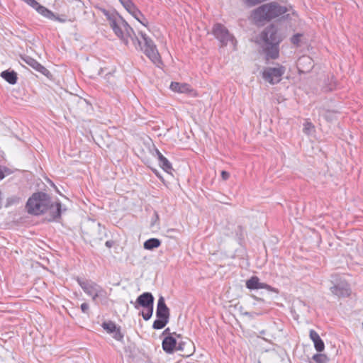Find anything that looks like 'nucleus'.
<instances>
[{
  "label": "nucleus",
  "instance_id": "nucleus-1",
  "mask_svg": "<svg viewBox=\"0 0 363 363\" xmlns=\"http://www.w3.org/2000/svg\"><path fill=\"white\" fill-rule=\"evenodd\" d=\"M61 203H54L51 197L46 193L38 191L33 193L28 199L26 208L28 213L39 216L48 211L54 219L60 218L62 213Z\"/></svg>",
  "mask_w": 363,
  "mask_h": 363
},
{
  "label": "nucleus",
  "instance_id": "nucleus-2",
  "mask_svg": "<svg viewBox=\"0 0 363 363\" xmlns=\"http://www.w3.org/2000/svg\"><path fill=\"white\" fill-rule=\"evenodd\" d=\"M285 36L274 24L267 26L260 33V38L264 43V52L267 59H277L279 55V44Z\"/></svg>",
  "mask_w": 363,
  "mask_h": 363
},
{
  "label": "nucleus",
  "instance_id": "nucleus-3",
  "mask_svg": "<svg viewBox=\"0 0 363 363\" xmlns=\"http://www.w3.org/2000/svg\"><path fill=\"white\" fill-rule=\"evenodd\" d=\"M101 11L108 21L110 27L112 28L115 35L124 45L128 46V37L133 38L135 41H136L137 39L135 37L133 28L122 16L117 12L109 11L105 9H101Z\"/></svg>",
  "mask_w": 363,
  "mask_h": 363
},
{
  "label": "nucleus",
  "instance_id": "nucleus-4",
  "mask_svg": "<svg viewBox=\"0 0 363 363\" xmlns=\"http://www.w3.org/2000/svg\"><path fill=\"white\" fill-rule=\"evenodd\" d=\"M289 11L287 6H281L276 1L264 4L252 12V18L256 23L269 22Z\"/></svg>",
  "mask_w": 363,
  "mask_h": 363
},
{
  "label": "nucleus",
  "instance_id": "nucleus-5",
  "mask_svg": "<svg viewBox=\"0 0 363 363\" xmlns=\"http://www.w3.org/2000/svg\"><path fill=\"white\" fill-rule=\"evenodd\" d=\"M139 34L143 40V45H142V42L138 39L135 33L136 41H135L133 38L128 37V43L130 40L133 45L136 49H140L152 62L157 63L160 62V55L153 40L143 32H139Z\"/></svg>",
  "mask_w": 363,
  "mask_h": 363
},
{
  "label": "nucleus",
  "instance_id": "nucleus-6",
  "mask_svg": "<svg viewBox=\"0 0 363 363\" xmlns=\"http://www.w3.org/2000/svg\"><path fill=\"white\" fill-rule=\"evenodd\" d=\"M84 238L91 244H97L107 237V230L100 223H89L83 230Z\"/></svg>",
  "mask_w": 363,
  "mask_h": 363
},
{
  "label": "nucleus",
  "instance_id": "nucleus-7",
  "mask_svg": "<svg viewBox=\"0 0 363 363\" xmlns=\"http://www.w3.org/2000/svg\"><path fill=\"white\" fill-rule=\"evenodd\" d=\"M154 300V296L150 292H144L135 301H130V303L137 310L143 307L145 311H143L140 314L145 320H148L151 318L153 313Z\"/></svg>",
  "mask_w": 363,
  "mask_h": 363
},
{
  "label": "nucleus",
  "instance_id": "nucleus-8",
  "mask_svg": "<svg viewBox=\"0 0 363 363\" xmlns=\"http://www.w3.org/2000/svg\"><path fill=\"white\" fill-rule=\"evenodd\" d=\"M212 33L220 42L221 47L226 46L229 42H231L234 45L236 43L234 36L221 23H216L213 26Z\"/></svg>",
  "mask_w": 363,
  "mask_h": 363
},
{
  "label": "nucleus",
  "instance_id": "nucleus-9",
  "mask_svg": "<svg viewBox=\"0 0 363 363\" xmlns=\"http://www.w3.org/2000/svg\"><path fill=\"white\" fill-rule=\"evenodd\" d=\"M285 70V67L282 65H279L277 67H267L262 72V77L269 83L274 84L281 81Z\"/></svg>",
  "mask_w": 363,
  "mask_h": 363
},
{
  "label": "nucleus",
  "instance_id": "nucleus-10",
  "mask_svg": "<svg viewBox=\"0 0 363 363\" xmlns=\"http://www.w3.org/2000/svg\"><path fill=\"white\" fill-rule=\"evenodd\" d=\"M331 293L339 298L347 297L350 295V285L345 280H340L330 288Z\"/></svg>",
  "mask_w": 363,
  "mask_h": 363
},
{
  "label": "nucleus",
  "instance_id": "nucleus-11",
  "mask_svg": "<svg viewBox=\"0 0 363 363\" xmlns=\"http://www.w3.org/2000/svg\"><path fill=\"white\" fill-rule=\"evenodd\" d=\"M245 285L250 290L265 289L269 291L278 292L277 289L265 283L260 282L259 279L256 276H253L250 279L247 280Z\"/></svg>",
  "mask_w": 363,
  "mask_h": 363
},
{
  "label": "nucleus",
  "instance_id": "nucleus-12",
  "mask_svg": "<svg viewBox=\"0 0 363 363\" xmlns=\"http://www.w3.org/2000/svg\"><path fill=\"white\" fill-rule=\"evenodd\" d=\"M21 60L35 70L46 76L47 77H49V75H50V71L33 57L26 55L21 57Z\"/></svg>",
  "mask_w": 363,
  "mask_h": 363
},
{
  "label": "nucleus",
  "instance_id": "nucleus-13",
  "mask_svg": "<svg viewBox=\"0 0 363 363\" xmlns=\"http://www.w3.org/2000/svg\"><path fill=\"white\" fill-rule=\"evenodd\" d=\"M77 281L83 291L89 296L92 295L95 291L101 288L98 284L90 280H82L77 277Z\"/></svg>",
  "mask_w": 363,
  "mask_h": 363
},
{
  "label": "nucleus",
  "instance_id": "nucleus-14",
  "mask_svg": "<svg viewBox=\"0 0 363 363\" xmlns=\"http://www.w3.org/2000/svg\"><path fill=\"white\" fill-rule=\"evenodd\" d=\"M169 309L165 303L164 298L162 296H160L157 301L156 317L169 320Z\"/></svg>",
  "mask_w": 363,
  "mask_h": 363
},
{
  "label": "nucleus",
  "instance_id": "nucleus-15",
  "mask_svg": "<svg viewBox=\"0 0 363 363\" xmlns=\"http://www.w3.org/2000/svg\"><path fill=\"white\" fill-rule=\"evenodd\" d=\"M177 340L172 335L166 336L162 342L163 350L167 354H172L176 350Z\"/></svg>",
  "mask_w": 363,
  "mask_h": 363
},
{
  "label": "nucleus",
  "instance_id": "nucleus-16",
  "mask_svg": "<svg viewBox=\"0 0 363 363\" xmlns=\"http://www.w3.org/2000/svg\"><path fill=\"white\" fill-rule=\"evenodd\" d=\"M310 337L314 343V347L318 352H322L325 349V344L319 335L314 330H310Z\"/></svg>",
  "mask_w": 363,
  "mask_h": 363
},
{
  "label": "nucleus",
  "instance_id": "nucleus-17",
  "mask_svg": "<svg viewBox=\"0 0 363 363\" xmlns=\"http://www.w3.org/2000/svg\"><path fill=\"white\" fill-rule=\"evenodd\" d=\"M170 89L179 93H189L192 91L191 86L186 83H179L172 82L170 84Z\"/></svg>",
  "mask_w": 363,
  "mask_h": 363
},
{
  "label": "nucleus",
  "instance_id": "nucleus-18",
  "mask_svg": "<svg viewBox=\"0 0 363 363\" xmlns=\"http://www.w3.org/2000/svg\"><path fill=\"white\" fill-rule=\"evenodd\" d=\"M1 77L10 84H15L17 82V74L13 70H5L1 73Z\"/></svg>",
  "mask_w": 363,
  "mask_h": 363
},
{
  "label": "nucleus",
  "instance_id": "nucleus-19",
  "mask_svg": "<svg viewBox=\"0 0 363 363\" xmlns=\"http://www.w3.org/2000/svg\"><path fill=\"white\" fill-rule=\"evenodd\" d=\"M160 245L161 241L158 238H150L147 240L143 244L144 248L147 250H152L159 247Z\"/></svg>",
  "mask_w": 363,
  "mask_h": 363
},
{
  "label": "nucleus",
  "instance_id": "nucleus-20",
  "mask_svg": "<svg viewBox=\"0 0 363 363\" xmlns=\"http://www.w3.org/2000/svg\"><path fill=\"white\" fill-rule=\"evenodd\" d=\"M158 161L160 167L164 172L168 174H172V172L173 171L172 164L164 156H160V160H158Z\"/></svg>",
  "mask_w": 363,
  "mask_h": 363
},
{
  "label": "nucleus",
  "instance_id": "nucleus-21",
  "mask_svg": "<svg viewBox=\"0 0 363 363\" xmlns=\"http://www.w3.org/2000/svg\"><path fill=\"white\" fill-rule=\"evenodd\" d=\"M128 12L131 14L138 21H139L142 25L144 26H147V21L146 22L141 21L140 18H143L145 19L144 15L142 13V12L138 9L136 6H133V9H130Z\"/></svg>",
  "mask_w": 363,
  "mask_h": 363
},
{
  "label": "nucleus",
  "instance_id": "nucleus-22",
  "mask_svg": "<svg viewBox=\"0 0 363 363\" xmlns=\"http://www.w3.org/2000/svg\"><path fill=\"white\" fill-rule=\"evenodd\" d=\"M35 11L40 15H42L43 16L48 18V19H51L52 20L54 18H55V14L54 13L49 10L48 9H47L46 7L39 4L37 8H35Z\"/></svg>",
  "mask_w": 363,
  "mask_h": 363
},
{
  "label": "nucleus",
  "instance_id": "nucleus-23",
  "mask_svg": "<svg viewBox=\"0 0 363 363\" xmlns=\"http://www.w3.org/2000/svg\"><path fill=\"white\" fill-rule=\"evenodd\" d=\"M169 320L162 318H157L152 324V328L155 330H160L164 328L168 323Z\"/></svg>",
  "mask_w": 363,
  "mask_h": 363
},
{
  "label": "nucleus",
  "instance_id": "nucleus-24",
  "mask_svg": "<svg viewBox=\"0 0 363 363\" xmlns=\"http://www.w3.org/2000/svg\"><path fill=\"white\" fill-rule=\"evenodd\" d=\"M101 326L108 333L110 334L113 333L117 328L116 323L113 321L104 322L102 323Z\"/></svg>",
  "mask_w": 363,
  "mask_h": 363
},
{
  "label": "nucleus",
  "instance_id": "nucleus-25",
  "mask_svg": "<svg viewBox=\"0 0 363 363\" xmlns=\"http://www.w3.org/2000/svg\"><path fill=\"white\" fill-rule=\"evenodd\" d=\"M20 201V198L17 196H11L8 197L6 199V203L5 204V207L8 208L12 205L17 204Z\"/></svg>",
  "mask_w": 363,
  "mask_h": 363
},
{
  "label": "nucleus",
  "instance_id": "nucleus-26",
  "mask_svg": "<svg viewBox=\"0 0 363 363\" xmlns=\"http://www.w3.org/2000/svg\"><path fill=\"white\" fill-rule=\"evenodd\" d=\"M118 1L127 11H129L130 9H133V6H135L132 0H118Z\"/></svg>",
  "mask_w": 363,
  "mask_h": 363
},
{
  "label": "nucleus",
  "instance_id": "nucleus-27",
  "mask_svg": "<svg viewBox=\"0 0 363 363\" xmlns=\"http://www.w3.org/2000/svg\"><path fill=\"white\" fill-rule=\"evenodd\" d=\"M314 125L312 124V123L309 121H306L303 124V133L310 135L311 132L314 130Z\"/></svg>",
  "mask_w": 363,
  "mask_h": 363
},
{
  "label": "nucleus",
  "instance_id": "nucleus-28",
  "mask_svg": "<svg viewBox=\"0 0 363 363\" xmlns=\"http://www.w3.org/2000/svg\"><path fill=\"white\" fill-rule=\"evenodd\" d=\"M336 111L328 110L325 112L324 117L328 121H333L336 118Z\"/></svg>",
  "mask_w": 363,
  "mask_h": 363
},
{
  "label": "nucleus",
  "instance_id": "nucleus-29",
  "mask_svg": "<svg viewBox=\"0 0 363 363\" xmlns=\"http://www.w3.org/2000/svg\"><path fill=\"white\" fill-rule=\"evenodd\" d=\"M111 334H113V337L115 340H116L118 341H123L124 335L121 333L120 327H117L116 330L113 333H112Z\"/></svg>",
  "mask_w": 363,
  "mask_h": 363
},
{
  "label": "nucleus",
  "instance_id": "nucleus-30",
  "mask_svg": "<svg viewBox=\"0 0 363 363\" xmlns=\"http://www.w3.org/2000/svg\"><path fill=\"white\" fill-rule=\"evenodd\" d=\"M187 345H189L190 346L191 345V343L190 342L180 341V342H177V344L176 350L184 352Z\"/></svg>",
  "mask_w": 363,
  "mask_h": 363
},
{
  "label": "nucleus",
  "instance_id": "nucleus-31",
  "mask_svg": "<svg viewBox=\"0 0 363 363\" xmlns=\"http://www.w3.org/2000/svg\"><path fill=\"white\" fill-rule=\"evenodd\" d=\"M248 7L256 6L259 4L266 1L267 0H242Z\"/></svg>",
  "mask_w": 363,
  "mask_h": 363
},
{
  "label": "nucleus",
  "instance_id": "nucleus-32",
  "mask_svg": "<svg viewBox=\"0 0 363 363\" xmlns=\"http://www.w3.org/2000/svg\"><path fill=\"white\" fill-rule=\"evenodd\" d=\"M301 36H302V35L300 33H296V34L294 35L291 38V43L296 46H298Z\"/></svg>",
  "mask_w": 363,
  "mask_h": 363
},
{
  "label": "nucleus",
  "instance_id": "nucleus-33",
  "mask_svg": "<svg viewBox=\"0 0 363 363\" xmlns=\"http://www.w3.org/2000/svg\"><path fill=\"white\" fill-rule=\"evenodd\" d=\"M9 174V170L6 167L0 165V181L3 179L6 174Z\"/></svg>",
  "mask_w": 363,
  "mask_h": 363
},
{
  "label": "nucleus",
  "instance_id": "nucleus-34",
  "mask_svg": "<svg viewBox=\"0 0 363 363\" xmlns=\"http://www.w3.org/2000/svg\"><path fill=\"white\" fill-rule=\"evenodd\" d=\"M28 5L30 6L33 9L35 10V8L40 4L36 0H22Z\"/></svg>",
  "mask_w": 363,
  "mask_h": 363
},
{
  "label": "nucleus",
  "instance_id": "nucleus-35",
  "mask_svg": "<svg viewBox=\"0 0 363 363\" xmlns=\"http://www.w3.org/2000/svg\"><path fill=\"white\" fill-rule=\"evenodd\" d=\"M325 358V357L323 354H316L313 356V359L317 362V363H323V359Z\"/></svg>",
  "mask_w": 363,
  "mask_h": 363
},
{
  "label": "nucleus",
  "instance_id": "nucleus-36",
  "mask_svg": "<svg viewBox=\"0 0 363 363\" xmlns=\"http://www.w3.org/2000/svg\"><path fill=\"white\" fill-rule=\"evenodd\" d=\"M103 289L100 288L96 291H95L92 295H90L91 296L92 300L95 301L96 298L101 295V292H103Z\"/></svg>",
  "mask_w": 363,
  "mask_h": 363
},
{
  "label": "nucleus",
  "instance_id": "nucleus-37",
  "mask_svg": "<svg viewBox=\"0 0 363 363\" xmlns=\"http://www.w3.org/2000/svg\"><path fill=\"white\" fill-rule=\"evenodd\" d=\"M80 308L84 313H87L89 309V306L87 303H82Z\"/></svg>",
  "mask_w": 363,
  "mask_h": 363
},
{
  "label": "nucleus",
  "instance_id": "nucleus-38",
  "mask_svg": "<svg viewBox=\"0 0 363 363\" xmlns=\"http://www.w3.org/2000/svg\"><path fill=\"white\" fill-rule=\"evenodd\" d=\"M162 335H174L177 337L179 338L181 337V335L177 334L176 333H173L172 334L170 333V329L169 328H166L163 333Z\"/></svg>",
  "mask_w": 363,
  "mask_h": 363
},
{
  "label": "nucleus",
  "instance_id": "nucleus-39",
  "mask_svg": "<svg viewBox=\"0 0 363 363\" xmlns=\"http://www.w3.org/2000/svg\"><path fill=\"white\" fill-rule=\"evenodd\" d=\"M76 1V6L80 9L83 10L84 8V4L81 0H75Z\"/></svg>",
  "mask_w": 363,
  "mask_h": 363
},
{
  "label": "nucleus",
  "instance_id": "nucleus-40",
  "mask_svg": "<svg viewBox=\"0 0 363 363\" xmlns=\"http://www.w3.org/2000/svg\"><path fill=\"white\" fill-rule=\"evenodd\" d=\"M159 220V216H158V213L155 211L154 213V217L152 218V223H151V225H154L155 223Z\"/></svg>",
  "mask_w": 363,
  "mask_h": 363
},
{
  "label": "nucleus",
  "instance_id": "nucleus-41",
  "mask_svg": "<svg viewBox=\"0 0 363 363\" xmlns=\"http://www.w3.org/2000/svg\"><path fill=\"white\" fill-rule=\"evenodd\" d=\"M221 177L223 180H227L230 177V174L226 171H222Z\"/></svg>",
  "mask_w": 363,
  "mask_h": 363
},
{
  "label": "nucleus",
  "instance_id": "nucleus-42",
  "mask_svg": "<svg viewBox=\"0 0 363 363\" xmlns=\"http://www.w3.org/2000/svg\"><path fill=\"white\" fill-rule=\"evenodd\" d=\"M302 61H306V62H308L310 64L311 63V59L308 57H302L301 58H299V63H301V62Z\"/></svg>",
  "mask_w": 363,
  "mask_h": 363
},
{
  "label": "nucleus",
  "instance_id": "nucleus-43",
  "mask_svg": "<svg viewBox=\"0 0 363 363\" xmlns=\"http://www.w3.org/2000/svg\"><path fill=\"white\" fill-rule=\"evenodd\" d=\"M114 245V241L113 240H107L106 242H105V245L108 247V248H111L113 247V245Z\"/></svg>",
  "mask_w": 363,
  "mask_h": 363
},
{
  "label": "nucleus",
  "instance_id": "nucleus-44",
  "mask_svg": "<svg viewBox=\"0 0 363 363\" xmlns=\"http://www.w3.org/2000/svg\"><path fill=\"white\" fill-rule=\"evenodd\" d=\"M155 152L158 160H160V156H163V155L157 149H156Z\"/></svg>",
  "mask_w": 363,
  "mask_h": 363
},
{
  "label": "nucleus",
  "instance_id": "nucleus-45",
  "mask_svg": "<svg viewBox=\"0 0 363 363\" xmlns=\"http://www.w3.org/2000/svg\"><path fill=\"white\" fill-rule=\"evenodd\" d=\"M155 152L158 160H160V156H163V155L157 149H156Z\"/></svg>",
  "mask_w": 363,
  "mask_h": 363
},
{
  "label": "nucleus",
  "instance_id": "nucleus-46",
  "mask_svg": "<svg viewBox=\"0 0 363 363\" xmlns=\"http://www.w3.org/2000/svg\"><path fill=\"white\" fill-rule=\"evenodd\" d=\"M55 21H58L60 22H64V20H62V18H60L59 17H55L53 18Z\"/></svg>",
  "mask_w": 363,
  "mask_h": 363
},
{
  "label": "nucleus",
  "instance_id": "nucleus-47",
  "mask_svg": "<svg viewBox=\"0 0 363 363\" xmlns=\"http://www.w3.org/2000/svg\"><path fill=\"white\" fill-rule=\"evenodd\" d=\"M283 18H286V19L289 18V14H286V15L284 16Z\"/></svg>",
  "mask_w": 363,
  "mask_h": 363
},
{
  "label": "nucleus",
  "instance_id": "nucleus-48",
  "mask_svg": "<svg viewBox=\"0 0 363 363\" xmlns=\"http://www.w3.org/2000/svg\"><path fill=\"white\" fill-rule=\"evenodd\" d=\"M140 19H141V21H143L145 23L146 22V21H147L145 18V19L143 18H140Z\"/></svg>",
  "mask_w": 363,
  "mask_h": 363
},
{
  "label": "nucleus",
  "instance_id": "nucleus-49",
  "mask_svg": "<svg viewBox=\"0 0 363 363\" xmlns=\"http://www.w3.org/2000/svg\"><path fill=\"white\" fill-rule=\"evenodd\" d=\"M253 297H254L255 299L258 300V301H263V299H262V298H257L256 296H253Z\"/></svg>",
  "mask_w": 363,
  "mask_h": 363
},
{
  "label": "nucleus",
  "instance_id": "nucleus-50",
  "mask_svg": "<svg viewBox=\"0 0 363 363\" xmlns=\"http://www.w3.org/2000/svg\"><path fill=\"white\" fill-rule=\"evenodd\" d=\"M183 355H184V356H187V357H188V356H189V355H190V354H189V353H185V354H184Z\"/></svg>",
  "mask_w": 363,
  "mask_h": 363
},
{
  "label": "nucleus",
  "instance_id": "nucleus-51",
  "mask_svg": "<svg viewBox=\"0 0 363 363\" xmlns=\"http://www.w3.org/2000/svg\"><path fill=\"white\" fill-rule=\"evenodd\" d=\"M155 173L157 176H158V174H157V171H155Z\"/></svg>",
  "mask_w": 363,
  "mask_h": 363
}]
</instances>
